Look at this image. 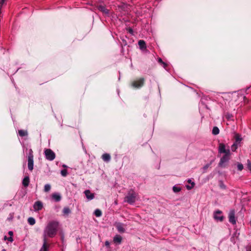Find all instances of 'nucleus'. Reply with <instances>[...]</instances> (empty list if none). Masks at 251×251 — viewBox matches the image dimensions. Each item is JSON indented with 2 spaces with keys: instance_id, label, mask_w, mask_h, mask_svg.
Masks as SVG:
<instances>
[{
  "instance_id": "f257e3e1",
  "label": "nucleus",
  "mask_w": 251,
  "mask_h": 251,
  "mask_svg": "<svg viewBox=\"0 0 251 251\" xmlns=\"http://www.w3.org/2000/svg\"><path fill=\"white\" fill-rule=\"evenodd\" d=\"M59 223L56 221L50 222L46 226L44 231V243L40 251H48L49 245L47 243L46 237H54L57 231Z\"/></svg>"
},
{
  "instance_id": "f03ea898",
  "label": "nucleus",
  "mask_w": 251,
  "mask_h": 251,
  "mask_svg": "<svg viewBox=\"0 0 251 251\" xmlns=\"http://www.w3.org/2000/svg\"><path fill=\"white\" fill-rule=\"evenodd\" d=\"M137 196V193L132 190H131L125 197V201L130 204H132L135 202Z\"/></svg>"
},
{
  "instance_id": "7ed1b4c3",
  "label": "nucleus",
  "mask_w": 251,
  "mask_h": 251,
  "mask_svg": "<svg viewBox=\"0 0 251 251\" xmlns=\"http://www.w3.org/2000/svg\"><path fill=\"white\" fill-rule=\"evenodd\" d=\"M33 151L31 149H30L28 155V168L29 170L32 171L33 169Z\"/></svg>"
},
{
  "instance_id": "20e7f679",
  "label": "nucleus",
  "mask_w": 251,
  "mask_h": 251,
  "mask_svg": "<svg viewBox=\"0 0 251 251\" xmlns=\"http://www.w3.org/2000/svg\"><path fill=\"white\" fill-rule=\"evenodd\" d=\"M44 153L46 159L49 161H52L55 158V154L51 149H46Z\"/></svg>"
},
{
  "instance_id": "39448f33",
  "label": "nucleus",
  "mask_w": 251,
  "mask_h": 251,
  "mask_svg": "<svg viewBox=\"0 0 251 251\" xmlns=\"http://www.w3.org/2000/svg\"><path fill=\"white\" fill-rule=\"evenodd\" d=\"M230 154V151H227V153L225 154V155L221 158L219 163V166L220 167H223L224 164L228 161L229 159Z\"/></svg>"
},
{
  "instance_id": "423d86ee",
  "label": "nucleus",
  "mask_w": 251,
  "mask_h": 251,
  "mask_svg": "<svg viewBox=\"0 0 251 251\" xmlns=\"http://www.w3.org/2000/svg\"><path fill=\"white\" fill-rule=\"evenodd\" d=\"M222 212L221 210H217L214 211L213 218L217 221L222 222L224 220V216L222 215Z\"/></svg>"
},
{
  "instance_id": "0eeeda50",
  "label": "nucleus",
  "mask_w": 251,
  "mask_h": 251,
  "mask_svg": "<svg viewBox=\"0 0 251 251\" xmlns=\"http://www.w3.org/2000/svg\"><path fill=\"white\" fill-rule=\"evenodd\" d=\"M144 79H134L131 82V86L134 88H139L144 84Z\"/></svg>"
},
{
  "instance_id": "6e6552de",
  "label": "nucleus",
  "mask_w": 251,
  "mask_h": 251,
  "mask_svg": "<svg viewBox=\"0 0 251 251\" xmlns=\"http://www.w3.org/2000/svg\"><path fill=\"white\" fill-rule=\"evenodd\" d=\"M228 218L229 222L232 224L233 225H235L236 223V220L235 217V211L233 210H231L230 211L228 214Z\"/></svg>"
},
{
  "instance_id": "1a4fd4ad",
  "label": "nucleus",
  "mask_w": 251,
  "mask_h": 251,
  "mask_svg": "<svg viewBox=\"0 0 251 251\" xmlns=\"http://www.w3.org/2000/svg\"><path fill=\"white\" fill-rule=\"evenodd\" d=\"M33 208L35 211L41 210L43 207V204L41 201H36L33 204Z\"/></svg>"
},
{
  "instance_id": "9d476101",
  "label": "nucleus",
  "mask_w": 251,
  "mask_h": 251,
  "mask_svg": "<svg viewBox=\"0 0 251 251\" xmlns=\"http://www.w3.org/2000/svg\"><path fill=\"white\" fill-rule=\"evenodd\" d=\"M116 227L120 233H124L125 232V225L121 223H117L116 224Z\"/></svg>"
},
{
  "instance_id": "9b49d317",
  "label": "nucleus",
  "mask_w": 251,
  "mask_h": 251,
  "mask_svg": "<svg viewBox=\"0 0 251 251\" xmlns=\"http://www.w3.org/2000/svg\"><path fill=\"white\" fill-rule=\"evenodd\" d=\"M98 9L102 12L103 14L105 15L109 14V10L107 9L104 5H98L97 6Z\"/></svg>"
},
{
  "instance_id": "f8f14e48",
  "label": "nucleus",
  "mask_w": 251,
  "mask_h": 251,
  "mask_svg": "<svg viewBox=\"0 0 251 251\" xmlns=\"http://www.w3.org/2000/svg\"><path fill=\"white\" fill-rule=\"evenodd\" d=\"M84 193L89 201L92 200L94 198V194L92 193L89 190H85Z\"/></svg>"
},
{
  "instance_id": "ddd939ff",
  "label": "nucleus",
  "mask_w": 251,
  "mask_h": 251,
  "mask_svg": "<svg viewBox=\"0 0 251 251\" xmlns=\"http://www.w3.org/2000/svg\"><path fill=\"white\" fill-rule=\"evenodd\" d=\"M122 237L121 235L116 234L114 237H113V242L116 244L119 245L122 243Z\"/></svg>"
},
{
  "instance_id": "4468645a",
  "label": "nucleus",
  "mask_w": 251,
  "mask_h": 251,
  "mask_svg": "<svg viewBox=\"0 0 251 251\" xmlns=\"http://www.w3.org/2000/svg\"><path fill=\"white\" fill-rule=\"evenodd\" d=\"M227 151H230L229 150H226L225 145L224 144H220L219 147V152L220 153H224L225 154L227 153Z\"/></svg>"
},
{
  "instance_id": "2eb2a0df",
  "label": "nucleus",
  "mask_w": 251,
  "mask_h": 251,
  "mask_svg": "<svg viewBox=\"0 0 251 251\" xmlns=\"http://www.w3.org/2000/svg\"><path fill=\"white\" fill-rule=\"evenodd\" d=\"M52 198L56 202L59 201L61 199L60 195L57 193L52 194Z\"/></svg>"
},
{
  "instance_id": "dca6fc26",
  "label": "nucleus",
  "mask_w": 251,
  "mask_h": 251,
  "mask_svg": "<svg viewBox=\"0 0 251 251\" xmlns=\"http://www.w3.org/2000/svg\"><path fill=\"white\" fill-rule=\"evenodd\" d=\"M138 45L141 50H145L146 49V42L143 40H140L138 41Z\"/></svg>"
},
{
  "instance_id": "f3484780",
  "label": "nucleus",
  "mask_w": 251,
  "mask_h": 251,
  "mask_svg": "<svg viewBox=\"0 0 251 251\" xmlns=\"http://www.w3.org/2000/svg\"><path fill=\"white\" fill-rule=\"evenodd\" d=\"M101 157L104 161H105L107 162H108L110 160V159H111V156H110V154L108 153H104L102 155Z\"/></svg>"
},
{
  "instance_id": "a211bd4d",
  "label": "nucleus",
  "mask_w": 251,
  "mask_h": 251,
  "mask_svg": "<svg viewBox=\"0 0 251 251\" xmlns=\"http://www.w3.org/2000/svg\"><path fill=\"white\" fill-rule=\"evenodd\" d=\"M29 183V177L28 176H25L23 180V182H22L23 185L25 187H27L28 186Z\"/></svg>"
},
{
  "instance_id": "6ab92c4d",
  "label": "nucleus",
  "mask_w": 251,
  "mask_h": 251,
  "mask_svg": "<svg viewBox=\"0 0 251 251\" xmlns=\"http://www.w3.org/2000/svg\"><path fill=\"white\" fill-rule=\"evenodd\" d=\"M71 212V210L70 208L68 207H65L62 211V213L64 215L67 216L69 214H70Z\"/></svg>"
},
{
  "instance_id": "aec40b11",
  "label": "nucleus",
  "mask_w": 251,
  "mask_h": 251,
  "mask_svg": "<svg viewBox=\"0 0 251 251\" xmlns=\"http://www.w3.org/2000/svg\"><path fill=\"white\" fill-rule=\"evenodd\" d=\"M18 134L21 137H24L28 135L27 131L26 130H19L18 131Z\"/></svg>"
},
{
  "instance_id": "412c9836",
  "label": "nucleus",
  "mask_w": 251,
  "mask_h": 251,
  "mask_svg": "<svg viewBox=\"0 0 251 251\" xmlns=\"http://www.w3.org/2000/svg\"><path fill=\"white\" fill-rule=\"evenodd\" d=\"M187 181L188 183L191 184V186L186 185V188L188 190H191L194 187L195 183L194 182L192 181V180L190 179H189Z\"/></svg>"
},
{
  "instance_id": "4be33fe9",
  "label": "nucleus",
  "mask_w": 251,
  "mask_h": 251,
  "mask_svg": "<svg viewBox=\"0 0 251 251\" xmlns=\"http://www.w3.org/2000/svg\"><path fill=\"white\" fill-rule=\"evenodd\" d=\"M28 223L31 225L33 226L35 224V220L33 217H29L27 219Z\"/></svg>"
},
{
  "instance_id": "5701e85b",
  "label": "nucleus",
  "mask_w": 251,
  "mask_h": 251,
  "mask_svg": "<svg viewBox=\"0 0 251 251\" xmlns=\"http://www.w3.org/2000/svg\"><path fill=\"white\" fill-rule=\"evenodd\" d=\"M219 131H220V130H219V129L218 128V127L217 126H214L213 128L212 132L213 135H216L219 133Z\"/></svg>"
},
{
  "instance_id": "b1692460",
  "label": "nucleus",
  "mask_w": 251,
  "mask_h": 251,
  "mask_svg": "<svg viewBox=\"0 0 251 251\" xmlns=\"http://www.w3.org/2000/svg\"><path fill=\"white\" fill-rule=\"evenodd\" d=\"M235 140H236L235 143L238 144V143H239L241 141L242 138L241 137L240 135H239V134H236Z\"/></svg>"
},
{
  "instance_id": "393cba45",
  "label": "nucleus",
  "mask_w": 251,
  "mask_h": 251,
  "mask_svg": "<svg viewBox=\"0 0 251 251\" xmlns=\"http://www.w3.org/2000/svg\"><path fill=\"white\" fill-rule=\"evenodd\" d=\"M50 185L49 184H47L44 186V191L46 192H48L50 191Z\"/></svg>"
},
{
  "instance_id": "a878e982",
  "label": "nucleus",
  "mask_w": 251,
  "mask_h": 251,
  "mask_svg": "<svg viewBox=\"0 0 251 251\" xmlns=\"http://www.w3.org/2000/svg\"><path fill=\"white\" fill-rule=\"evenodd\" d=\"M173 191L175 193H177V192H179V191H180L181 190V188L179 187H177V186H174L173 187Z\"/></svg>"
},
{
  "instance_id": "bb28decb",
  "label": "nucleus",
  "mask_w": 251,
  "mask_h": 251,
  "mask_svg": "<svg viewBox=\"0 0 251 251\" xmlns=\"http://www.w3.org/2000/svg\"><path fill=\"white\" fill-rule=\"evenodd\" d=\"M219 186L222 189H226V186L224 184L223 181L222 180L219 181Z\"/></svg>"
},
{
  "instance_id": "cd10ccee",
  "label": "nucleus",
  "mask_w": 251,
  "mask_h": 251,
  "mask_svg": "<svg viewBox=\"0 0 251 251\" xmlns=\"http://www.w3.org/2000/svg\"><path fill=\"white\" fill-rule=\"evenodd\" d=\"M238 147V144L237 143H234L232 146H231V150L232 151H235L237 149Z\"/></svg>"
},
{
  "instance_id": "c85d7f7f",
  "label": "nucleus",
  "mask_w": 251,
  "mask_h": 251,
  "mask_svg": "<svg viewBox=\"0 0 251 251\" xmlns=\"http://www.w3.org/2000/svg\"><path fill=\"white\" fill-rule=\"evenodd\" d=\"M95 214L97 217H100L101 215V212L99 209H96L95 211Z\"/></svg>"
},
{
  "instance_id": "c756f323",
  "label": "nucleus",
  "mask_w": 251,
  "mask_h": 251,
  "mask_svg": "<svg viewBox=\"0 0 251 251\" xmlns=\"http://www.w3.org/2000/svg\"><path fill=\"white\" fill-rule=\"evenodd\" d=\"M60 173L62 176H66L67 175V171L66 169L62 170Z\"/></svg>"
},
{
  "instance_id": "7c9ffc66",
  "label": "nucleus",
  "mask_w": 251,
  "mask_h": 251,
  "mask_svg": "<svg viewBox=\"0 0 251 251\" xmlns=\"http://www.w3.org/2000/svg\"><path fill=\"white\" fill-rule=\"evenodd\" d=\"M237 169L239 171H242L243 169V165L241 163L238 164Z\"/></svg>"
},
{
  "instance_id": "2f4dec72",
  "label": "nucleus",
  "mask_w": 251,
  "mask_h": 251,
  "mask_svg": "<svg viewBox=\"0 0 251 251\" xmlns=\"http://www.w3.org/2000/svg\"><path fill=\"white\" fill-rule=\"evenodd\" d=\"M210 164H207L202 168V169L203 170V173H205L206 172V170L210 166Z\"/></svg>"
},
{
  "instance_id": "473e14b6",
  "label": "nucleus",
  "mask_w": 251,
  "mask_h": 251,
  "mask_svg": "<svg viewBox=\"0 0 251 251\" xmlns=\"http://www.w3.org/2000/svg\"><path fill=\"white\" fill-rule=\"evenodd\" d=\"M126 30H127V31H128V32H129L130 34H133V29H132L131 27H127V28H126Z\"/></svg>"
},
{
  "instance_id": "72a5a7b5",
  "label": "nucleus",
  "mask_w": 251,
  "mask_h": 251,
  "mask_svg": "<svg viewBox=\"0 0 251 251\" xmlns=\"http://www.w3.org/2000/svg\"><path fill=\"white\" fill-rule=\"evenodd\" d=\"M105 245L107 247H109V246H110V243L109 242V241H106L105 242Z\"/></svg>"
},
{
  "instance_id": "f704fd0d",
  "label": "nucleus",
  "mask_w": 251,
  "mask_h": 251,
  "mask_svg": "<svg viewBox=\"0 0 251 251\" xmlns=\"http://www.w3.org/2000/svg\"><path fill=\"white\" fill-rule=\"evenodd\" d=\"M7 240H8V241H10L11 242H12L13 241V238L11 236L8 237L7 238Z\"/></svg>"
},
{
  "instance_id": "c9c22d12",
  "label": "nucleus",
  "mask_w": 251,
  "mask_h": 251,
  "mask_svg": "<svg viewBox=\"0 0 251 251\" xmlns=\"http://www.w3.org/2000/svg\"><path fill=\"white\" fill-rule=\"evenodd\" d=\"M162 64L163 65V67L164 68H166V67L167 66V64L166 63H165V62H164Z\"/></svg>"
},
{
  "instance_id": "e433bc0d",
  "label": "nucleus",
  "mask_w": 251,
  "mask_h": 251,
  "mask_svg": "<svg viewBox=\"0 0 251 251\" xmlns=\"http://www.w3.org/2000/svg\"><path fill=\"white\" fill-rule=\"evenodd\" d=\"M158 62H159V63H161V64H162V63H163V61H162V60L160 58H159L158 59Z\"/></svg>"
},
{
  "instance_id": "4c0bfd02",
  "label": "nucleus",
  "mask_w": 251,
  "mask_h": 251,
  "mask_svg": "<svg viewBox=\"0 0 251 251\" xmlns=\"http://www.w3.org/2000/svg\"><path fill=\"white\" fill-rule=\"evenodd\" d=\"M8 234L11 236L13 235V232L11 231H9Z\"/></svg>"
},
{
  "instance_id": "58836bf2",
  "label": "nucleus",
  "mask_w": 251,
  "mask_h": 251,
  "mask_svg": "<svg viewBox=\"0 0 251 251\" xmlns=\"http://www.w3.org/2000/svg\"><path fill=\"white\" fill-rule=\"evenodd\" d=\"M63 167H67V166H66V165H63Z\"/></svg>"
},
{
  "instance_id": "ea45409f",
  "label": "nucleus",
  "mask_w": 251,
  "mask_h": 251,
  "mask_svg": "<svg viewBox=\"0 0 251 251\" xmlns=\"http://www.w3.org/2000/svg\"><path fill=\"white\" fill-rule=\"evenodd\" d=\"M1 251H6L5 249H3Z\"/></svg>"
}]
</instances>
